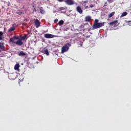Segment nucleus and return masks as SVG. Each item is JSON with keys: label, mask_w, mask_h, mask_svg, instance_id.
Listing matches in <instances>:
<instances>
[{"label": "nucleus", "mask_w": 131, "mask_h": 131, "mask_svg": "<svg viewBox=\"0 0 131 131\" xmlns=\"http://www.w3.org/2000/svg\"><path fill=\"white\" fill-rule=\"evenodd\" d=\"M105 25V22L99 23V19H96L94 20V23L92 26L93 29H98V28H101Z\"/></svg>", "instance_id": "nucleus-1"}, {"label": "nucleus", "mask_w": 131, "mask_h": 131, "mask_svg": "<svg viewBox=\"0 0 131 131\" xmlns=\"http://www.w3.org/2000/svg\"><path fill=\"white\" fill-rule=\"evenodd\" d=\"M69 47H71L70 43H67L65 44L61 48V53H65L69 50Z\"/></svg>", "instance_id": "nucleus-2"}, {"label": "nucleus", "mask_w": 131, "mask_h": 131, "mask_svg": "<svg viewBox=\"0 0 131 131\" xmlns=\"http://www.w3.org/2000/svg\"><path fill=\"white\" fill-rule=\"evenodd\" d=\"M16 77H17V75H16V74L15 73L8 74V79H10V80H15Z\"/></svg>", "instance_id": "nucleus-3"}, {"label": "nucleus", "mask_w": 131, "mask_h": 131, "mask_svg": "<svg viewBox=\"0 0 131 131\" xmlns=\"http://www.w3.org/2000/svg\"><path fill=\"white\" fill-rule=\"evenodd\" d=\"M64 3L67 5H68V6H72L75 4V2L73 0H66L64 1Z\"/></svg>", "instance_id": "nucleus-4"}, {"label": "nucleus", "mask_w": 131, "mask_h": 131, "mask_svg": "<svg viewBox=\"0 0 131 131\" xmlns=\"http://www.w3.org/2000/svg\"><path fill=\"white\" fill-rule=\"evenodd\" d=\"M35 25H36V28H38L40 26V22L38 19H34Z\"/></svg>", "instance_id": "nucleus-5"}, {"label": "nucleus", "mask_w": 131, "mask_h": 131, "mask_svg": "<svg viewBox=\"0 0 131 131\" xmlns=\"http://www.w3.org/2000/svg\"><path fill=\"white\" fill-rule=\"evenodd\" d=\"M44 37H45V38H53V37H54V35L51 34L47 33L44 34Z\"/></svg>", "instance_id": "nucleus-6"}, {"label": "nucleus", "mask_w": 131, "mask_h": 131, "mask_svg": "<svg viewBox=\"0 0 131 131\" xmlns=\"http://www.w3.org/2000/svg\"><path fill=\"white\" fill-rule=\"evenodd\" d=\"M0 49L2 50V51H6V50H5V42L3 41L0 42Z\"/></svg>", "instance_id": "nucleus-7"}, {"label": "nucleus", "mask_w": 131, "mask_h": 131, "mask_svg": "<svg viewBox=\"0 0 131 131\" xmlns=\"http://www.w3.org/2000/svg\"><path fill=\"white\" fill-rule=\"evenodd\" d=\"M76 11L79 14H82L83 10L81 9V7H80V6H77L76 7Z\"/></svg>", "instance_id": "nucleus-8"}, {"label": "nucleus", "mask_w": 131, "mask_h": 131, "mask_svg": "<svg viewBox=\"0 0 131 131\" xmlns=\"http://www.w3.org/2000/svg\"><path fill=\"white\" fill-rule=\"evenodd\" d=\"M117 23H118V20H114L113 21H111V23H110L109 25H110V26H114L116 25V24H117Z\"/></svg>", "instance_id": "nucleus-9"}, {"label": "nucleus", "mask_w": 131, "mask_h": 131, "mask_svg": "<svg viewBox=\"0 0 131 131\" xmlns=\"http://www.w3.org/2000/svg\"><path fill=\"white\" fill-rule=\"evenodd\" d=\"M91 19H92V17L90 15L87 16L85 17V21L86 22H90V21H91Z\"/></svg>", "instance_id": "nucleus-10"}, {"label": "nucleus", "mask_w": 131, "mask_h": 131, "mask_svg": "<svg viewBox=\"0 0 131 131\" xmlns=\"http://www.w3.org/2000/svg\"><path fill=\"white\" fill-rule=\"evenodd\" d=\"M16 45L18 46H22L23 45V42L21 41V39H18L15 42Z\"/></svg>", "instance_id": "nucleus-11"}, {"label": "nucleus", "mask_w": 131, "mask_h": 131, "mask_svg": "<svg viewBox=\"0 0 131 131\" xmlns=\"http://www.w3.org/2000/svg\"><path fill=\"white\" fill-rule=\"evenodd\" d=\"M18 56H26V53H25L23 51H20L19 53H18Z\"/></svg>", "instance_id": "nucleus-12"}, {"label": "nucleus", "mask_w": 131, "mask_h": 131, "mask_svg": "<svg viewBox=\"0 0 131 131\" xmlns=\"http://www.w3.org/2000/svg\"><path fill=\"white\" fill-rule=\"evenodd\" d=\"M115 15V12H113L108 14V18H111V17H113V15Z\"/></svg>", "instance_id": "nucleus-13"}, {"label": "nucleus", "mask_w": 131, "mask_h": 131, "mask_svg": "<svg viewBox=\"0 0 131 131\" xmlns=\"http://www.w3.org/2000/svg\"><path fill=\"white\" fill-rule=\"evenodd\" d=\"M58 24L59 26H62V25L64 24V20H59Z\"/></svg>", "instance_id": "nucleus-14"}, {"label": "nucleus", "mask_w": 131, "mask_h": 131, "mask_svg": "<svg viewBox=\"0 0 131 131\" xmlns=\"http://www.w3.org/2000/svg\"><path fill=\"white\" fill-rule=\"evenodd\" d=\"M15 39L14 37H13L10 38L9 40L11 42H13V43H15Z\"/></svg>", "instance_id": "nucleus-15"}, {"label": "nucleus", "mask_w": 131, "mask_h": 131, "mask_svg": "<svg viewBox=\"0 0 131 131\" xmlns=\"http://www.w3.org/2000/svg\"><path fill=\"white\" fill-rule=\"evenodd\" d=\"M14 30H15L14 27H12L8 30V32H12V31H14Z\"/></svg>", "instance_id": "nucleus-16"}, {"label": "nucleus", "mask_w": 131, "mask_h": 131, "mask_svg": "<svg viewBox=\"0 0 131 131\" xmlns=\"http://www.w3.org/2000/svg\"><path fill=\"white\" fill-rule=\"evenodd\" d=\"M44 53H45L47 56H49L50 55V53L49 52V50L48 49L44 50Z\"/></svg>", "instance_id": "nucleus-17"}, {"label": "nucleus", "mask_w": 131, "mask_h": 131, "mask_svg": "<svg viewBox=\"0 0 131 131\" xmlns=\"http://www.w3.org/2000/svg\"><path fill=\"white\" fill-rule=\"evenodd\" d=\"M19 66L13 67V70L17 71V72H19Z\"/></svg>", "instance_id": "nucleus-18"}, {"label": "nucleus", "mask_w": 131, "mask_h": 131, "mask_svg": "<svg viewBox=\"0 0 131 131\" xmlns=\"http://www.w3.org/2000/svg\"><path fill=\"white\" fill-rule=\"evenodd\" d=\"M126 15H127V13L126 12H123L122 15H121V18L122 17H125V16H126Z\"/></svg>", "instance_id": "nucleus-19"}, {"label": "nucleus", "mask_w": 131, "mask_h": 131, "mask_svg": "<svg viewBox=\"0 0 131 131\" xmlns=\"http://www.w3.org/2000/svg\"><path fill=\"white\" fill-rule=\"evenodd\" d=\"M26 37H27V35H24L20 38V40H24L26 38Z\"/></svg>", "instance_id": "nucleus-20"}, {"label": "nucleus", "mask_w": 131, "mask_h": 131, "mask_svg": "<svg viewBox=\"0 0 131 131\" xmlns=\"http://www.w3.org/2000/svg\"><path fill=\"white\" fill-rule=\"evenodd\" d=\"M114 2V0H107L108 4H111V3H113Z\"/></svg>", "instance_id": "nucleus-21"}, {"label": "nucleus", "mask_w": 131, "mask_h": 131, "mask_svg": "<svg viewBox=\"0 0 131 131\" xmlns=\"http://www.w3.org/2000/svg\"><path fill=\"white\" fill-rule=\"evenodd\" d=\"M89 7L90 8H94V7H96V5H95V4H91Z\"/></svg>", "instance_id": "nucleus-22"}, {"label": "nucleus", "mask_w": 131, "mask_h": 131, "mask_svg": "<svg viewBox=\"0 0 131 131\" xmlns=\"http://www.w3.org/2000/svg\"><path fill=\"white\" fill-rule=\"evenodd\" d=\"M59 10L60 11H64V10H66V8H65L64 7H60L59 8Z\"/></svg>", "instance_id": "nucleus-23"}, {"label": "nucleus", "mask_w": 131, "mask_h": 131, "mask_svg": "<svg viewBox=\"0 0 131 131\" xmlns=\"http://www.w3.org/2000/svg\"><path fill=\"white\" fill-rule=\"evenodd\" d=\"M40 12L41 14H45V11L43 10V9H40Z\"/></svg>", "instance_id": "nucleus-24"}, {"label": "nucleus", "mask_w": 131, "mask_h": 131, "mask_svg": "<svg viewBox=\"0 0 131 131\" xmlns=\"http://www.w3.org/2000/svg\"><path fill=\"white\" fill-rule=\"evenodd\" d=\"M79 28H84V25H81V26H80Z\"/></svg>", "instance_id": "nucleus-25"}, {"label": "nucleus", "mask_w": 131, "mask_h": 131, "mask_svg": "<svg viewBox=\"0 0 131 131\" xmlns=\"http://www.w3.org/2000/svg\"><path fill=\"white\" fill-rule=\"evenodd\" d=\"M107 6H108V3L105 2V3H104V7H107Z\"/></svg>", "instance_id": "nucleus-26"}, {"label": "nucleus", "mask_w": 131, "mask_h": 131, "mask_svg": "<svg viewBox=\"0 0 131 131\" xmlns=\"http://www.w3.org/2000/svg\"><path fill=\"white\" fill-rule=\"evenodd\" d=\"M13 37H14L15 39H19V37H18V36H14Z\"/></svg>", "instance_id": "nucleus-27"}, {"label": "nucleus", "mask_w": 131, "mask_h": 131, "mask_svg": "<svg viewBox=\"0 0 131 131\" xmlns=\"http://www.w3.org/2000/svg\"><path fill=\"white\" fill-rule=\"evenodd\" d=\"M58 19L56 18L54 20V23H57V22H58Z\"/></svg>", "instance_id": "nucleus-28"}, {"label": "nucleus", "mask_w": 131, "mask_h": 131, "mask_svg": "<svg viewBox=\"0 0 131 131\" xmlns=\"http://www.w3.org/2000/svg\"><path fill=\"white\" fill-rule=\"evenodd\" d=\"M3 34H4V33H3V32L0 31V36H3Z\"/></svg>", "instance_id": "nucleus-29"}, {"label": "nucleus", "mask_w": 131, "mask_h": 131, "mask_svg": "<svg viewBox=\"0 0 131 131\" xmlns=\"http://www.w3.org/2000/svg\"><path fill=\"white\" fill-rule=\"evenodd\" d=\"M0 40H3V36H0Z\"/></svg>", "instance_id": "nucleus-30"}, {"label": "nucleus", "mask_w": 131, "mask_h": 131, "mask_svg": "<svg viewBox=\"0 0 131 131\" xmlns=\"http://www.w3.org/2000/svg\"><path fill=\"white\" fill-rule=\"evenodd\" d=\"M86 3H89V1H84V4H86Z\"/></svg>", "instance_id": "nucleus-31"}, {"label": "nucleus", "mask_w": 131, "mask_h": 131, "mask_svg": "<svg viewBox=\"0 0 131 131\" xmlns=\"http://www.w3.org/2000/svg\"><path fill=\"white\" fill-rule=\"evenodd\" d=\"M15 66H20V64L19 63H16Z\"/></svg>", "instance_id": "nucleus-32"}, {"label": "nucleus", "mask_w": 131, "mask_h": 131, "mask_svg": "<svg viewBox=\"0 0 131 131\" xmlns=\"http://www.w3.org/2000/svg\"><path fill=\"white\" fill-rule=\"evenodd\" d=\"M58 2H63L64 0H58Z\"/></svg>", "instance_id": "nucleus-33"}, {"label": "nucleus", "mask_w": 131, "mask_h": 131, "mask_svg": "<svg viewBox=\"0 0 131 131\" xmlns=\"http://www.w3.org/2000/svg\"><path fill=\"white\" fill-rule=\"evenodd\" d=\"M3 69H4V68L0 67V71H2Z\"/></svg>", "instance_id": "nucleus-34"}, {"label": "nucleus", "mask_w": 131, "mask_h": 131, "mask_svg": "<svg viewBox=\"0 0 131 131\" xmlns=\"http://www.w3.org/2000/svg\"><path fill=\"white\" fill-rule=\"evenodd\" d=\"M88 8H89V6H86V7H85V8H86V9H88Z\"/></svg>", "instance_id": "nucleus-35"}, {"label": "nucleus", "mask_w": 131, "mask_h": 131, "mask_svg": "<svg viewBox=\"0 0 131 131\" xmlns=\"http://www.w3.org/2000/svg\"><path fill=\"white\" fill-rule=\"evenodd\" d=\"M0 53H1V50H0Z\"/></svg>", "instance_id": "nucleus-36"}]
</instances>
